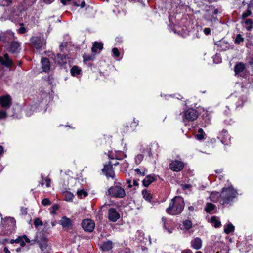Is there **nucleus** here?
<instances>
[{
    "label": "nucleus",
    "mask_w": 253,
    "mask_h": 253,
    "mask_svg": "<svg viewBox=\"0 0 253 253\" xmlns=\"http://www.w3.org/2000/svg\"><path fill=\"white\" fill-rule=\"evenodd\" d=\"M37 243L41 251L43 253H48L50 250V247L48 245V240L46 238L42 237L40 240H38Z\"/></svg>",
    "instance_id": "obj_9"
},
{
    "label": "nucleus",
    "mask_w": 253,
    "mask_h": 253,
    "mask_svg": "<svg viewBox=\"0 0 253 253\" xmlns=\"http://www.w3.org/2000/svg\"><path fill=\"white\" fill-rule=\"evenodd\" d=\"M162 221L164 222V225H165V223L166 221V219L165 217H162Z\"/></svg>",
    "instance_id": "obj_61"
},
{
    "label": "nucleus",
    "mask_w": 253,
    "mask_h": 253,
    "mask_svg": "<svg viewBox=\"0 0 253 253\" xmlns=\"http://www.w3.org/2000/svg\"><path fill=\"white\" fill-rule=\"evenodd\" d=\"M245 68V65L242 63H237L234 67V71L236 75L239 74L244 71Z\"/></svg>",
    "instance_id": "obj_19"
},
{
    "label": "nucleus",
    "mask_w": 253,
    "mask_h": 253,
    "mask_svg": "<svg viewBox=\"0 0 253 253\" xmlns=\"http://www.w3.org/2000/svg\"><path fill=\"white\" fill-rule=\"evenodd\" d=\"M135 171L138 174V175L140 176H144L145 174V170H144L143 172H141L139 169L136 168L135 169Z\"/></svg>",
    "instance_id": "obj_44"
},
{
    "label": "nucleus",
    "mask_w": 253,
    "mask_h": 253,
    "mask_svg": "<svg viewBox=\"0 0 253 253\" xmlns=\"http://www.w3.org/2000/svg\"><path fill=\"white\" fill-rule=\"evenodd\" d=\"M108 194L112 197L123 198L126 196V192L120 186L115 185L110 187L108 190Z\"/></svg>",
    "instance_id": "obj_3"
},
{
    "label": "nucleus",
    "mask_w": 253,
    "mask_h": 253,
    "mask_svg": "<svg viewBox=\"0 0 253 253\" xmlns=\"http://www.w3.org/2000/svg\"><path fill=\"white\" fill-rule=\"evenodd\" d=\"M65 200L67 201H71L74 197V195L71 192H66L64 193Z\"/></svg>",
    "instance_id": "obj_34"
},
{
    "label": "nucleus",
    "mask_w": 253,
    "mask_h": 253,
    "mask_svg": "<svg viewBox=\"0 0 253 253\" xmlns=\"http://www.w3.org/2000/svg\"><path fill=\"white\" fill-rule=\"evenodd\" d=\"M113 165L117 166L119 164V163L118 162H116L115 163H112Z\"/></svg>",
    "instance_id": "obj_62"
},
{
    "label": "nucleus",
    "mask_w": 253,
    "mask_h": 253,
    "mask_svg": "<svg viewBox=\"0 0 253 253\" xmlns=\"http://www.w3.org/2000/svg\"><path fill=\"white\" fill-rule=\"evenodd\" d=\"M164 227L165 229H166L169 233H171L172 232V229H167L165 227V225H164Z\"/></svg>",
    "instance_id": "obj_55"
},
{
    "label": "nucleus",
    "mask_w": 253,
    "mask_h": 253,
    "mask_svg": "<svg viewBox=\"0 0 253 253\" xmlns=\"http://www.w3.org/2000/svg\"><path fill=\"white\" fill-rule=\"evenodd\" d=\"M57 60L58 62L60 63L66 62V58L65 57L61 54H57Z\"/></svg>",
    "instance_id": "obj_35"
},
{
    "label": "nucleus",
    "mask_w": 253,
    "mask_h": 253,
    "mask_svg": "<svg viewBox=\"0 0 253 253\" xmlns=\"http://www.w3.org/2000/svg\"><path fill=\"white\" fill-rule=\"evenodd\" d=\"M85 2H84V1H83V2H82L81 3V5H80V6H81V8H84V7L85 6Z\"/></svg>",
    "instance_id": "obj_57"
},
{
    "label": "nucleus",
    "mask_w": 253,
    "mask_h": 253,
    "mask_svg": "<svg viewBox=\"0 0 253 253\" xmlns=\"http://www.w3.org/2000/svg\"><path fill=\"white\" fill-rule=\"evenodd\" d=\"M0 104L2 107H9L12 104V99L9 95H5L0 97Z\"/></svg>",
    "instance_id": "obj_10"
},
{
    "label": "nucleus",
    "mask_w": 253,
    "mask_h": 253,
    "mask_svg": "<svg viewBox=\"0 0 253 253\" xmlns=\"http://www.w3.org/2000/svg\"><path fill=\"white\" fill-rule=\"evenodd\" d=\"M220 194L217 192H213L210 196V199L213 202H217L220 199Z\"/></svg>",
    "instance_id": "obj_23"
},
{
    "label": "nucleus",
    "mask_w": 253,
    "mask_h": 253,
    "mask_svg": "<svg viewBox=\"0 0 253 253\" xmlns=\"http://www.w3.org/2000/svg\"><path fill=\"white\" fill-rule=\"evenodd\" d=\"M219 137L221 139V142L223 144H228V141H230V137L226 130H223L219 135Z\"/></svg>",
    "instance_id": "obj_15"
},
{
    "label": "nucleus",
    "mask_w": 253,
    "mask_h": 253,
    "mask_svg": "<svg viewBox=\"0 0 253 253\" xmlns=\"http://www.w3.org/2000/svg\"><path fill=\"white\" fill-rule=\"evenodd\" d=\"M184 166L183 162L179 160L172 161L169 164L170 169L176 172L181 171L183 169Z\"/></svg>",
    "instance_id": "obj_8"
},
{
    "label": "nucleus",
    "mask_w": 253,
    "mask_h": 253,
    "mask_svg": "<svg viewBox=\"0 0 253 253\" xmlns=\"http://www.w3.org/2000/svg\"><path fill=\"white\" fill-rule=\"evenodd\" d=\"M211 222L216 228L219 227L221 225L220 221L215 216H212L211 218Z\"/></svg>",
    "instance_id": "obj_27"
},
{
    "label": "nucleus",
    "mask_w": 253,
    "mask_h": 253,
    "mask_svg": "<svg viewBox=\"0 0 253 253\" xmlns=\"http://www.w3.org/2000/svg\"><path fill=\"white\" fill-rule=\"evenodd\" d=\"M12 3V0H2L0 2L1 6H9Z\"/></svg>",
    "instance_id": "obj_33"
},
{
    "label": "nucleus",
    "mask_w": 253,
    "mask_h": 253,
    "mask_svg": "<svg viewBox=\"0 0 253 253\" xmlns=\"http://www.w3.org/2000/svg\"><path fill=\"white\" fill-rule=\"evenodd\" d=\"M71 0H61V2L65 5L66 4L67 2L70 1Z\"/></svg>",
    "instance_id": "obj_48"
},
{
    "label": "nucleus",
    "mask_w": 253,
    "mask_h": 253,
    "mask_svg": "<svg viewBox=\"0 0 253 253\" xmlns=\"http://www.w3.org/2000/svg\"><path fill=\"white\" fill-rule=\"evenodd\" d=\"M53 210L55 211L58 209V206L57 205H54L52 206Z\"/></svg>",
    "instance_id": "obj_51"
},
{
    "label": "nucleus",
    "mask_w": 253,
    "mask_h": 253,
    "mask_svg": "<svg viewBox=\"0 0 253 253\" xmlns=\"http://www.w3.org/2000/svg\"><path fill=\"white\" fill-rule=\"evenodd\" d=\"M0 63L7 67H10L13 64L12 61L9 58L7 53L5 54L3 57L0 56Z\"/></svg>",
    "instance_id": "obj_12"
},
{
    "label": "nucleus",
    "mask_w": 253,
    "mask_h": 253,
    "mask_svg": "<svg viewBox=\"0 0 253 253\" xmlns=\"http://www.w3.org/2000/svg\"><path fill=\"white\" fill-rule=\"evenodd\" d=\"M82 226L85 231L92 232L94 229L95 223L91 219H84L82 222Z\"/></svg>",
    "instance_id": "obj_7"
},
{
    "label": "nucleus",
    "mask_w": 253,
    "mask_h": 253,
    "mask_svg": "<svg viewBox=\"0 0 253 253\" xmlns=\"http://www.w3.org/2000/svg\"><path fill=\"white\" fill-rule=\"evenodd\" d=\"M42 204L45 206L50 205L51 202L48 198H44L42 200Z\"/></svg>",
    "instance_id": "obj_42"
},
{
    "label": "nucleus",
    "mask_w": 253,
    "mask_h": 253,
    "mask_svg": "<svg viewBox=\"0 0 253 253\" xmlns=\"http://www.w3.org/2000/svg\"><path fill=\"white\" fill-rule=\"evenodd\" d=\"M184 207L183 199L181 197L176 196L173 198L166 209V212L170 215H176L182 212Z\"/></svg>",
    "instance_id": "obj_1"
},
{
    "label": "nucleus",
    "mask_w": 253,
    "mask_h": 253,
    "mask_svg": "<svg viewBox=\"0 0 253 253\" xmlns=\"http://www.w3.org/2000/svg\"><path fill=\"white\" fill-rule=\"evenodd\" d=\"M59 224L61 225L63 228H69L72 226L71 219L66 216H64L61 218L59 221Z\"/></svg>",
    "instance_id": "obj_16"
},
{
    "label": "nucleus",
    "mask_w": 253,
    "mask_h": 253,
    "mask_svg": "<svg viewBox=\"0 0 253 253\" xmlns=\"http://www.w3.org/2000/svg\"><path fill=\"white\" fill-rule=\"evenodd\" d=\"M18 239H19L18 243H19L21 247H24L26 243L30 242V239L27 237L26 235H25L18 237Z\"/></svg>",
    "instance_id": "obj_21"
},
{
    "label": "nucleus",
    "mask_w": 253,
    "mask_h": 253,
    "mask_svg": "<svg viewBox=\"0 0 253 253\" xmlns=\"http://www.w3.org/2000/svg\"><path fill=\"white\" fill-rule=\"evenodd\" d=\"M251 12L250 10H248L246 12L242 14V17L243 19L249 16L251 14Z\"/></svg>",
    "instance_id": "obj_43"
},
{
    "label": "nucleus",
    "mask_w": 253,
    "mask_h": 253,
    "mask_svg": "<svg viewBox=\"0 0 253 253\" xmlns=\"http://www.w3.org/2000/svg\"><path fill=\"white\" fill-rule=\"evenodd\" d=\"M198 114L197 111L194 109H189L183 113V120L193 121L197 119Z\"/></svg>",
    "instance_id": "obj_5"
},
{
    "label": "nucleus",
    "mask_w": 253,
    "mask_h": 253,
    "mask_svg": "<svg viewBox=\"0 0 253 253\" xmlns=\"http://www.w3.org/2000/svg\"><path fill=\"white\" fill-rule=\"evenodd\" d=\"M5 221L6 222L8 227L10 228V229H13L15 226L16 221L13 217H7L5 218Z\"/></svg>",
    "instance_id": "obj_22"
},
{
    "label": "nucleus",
    "mask_w": 253,
    "mask_h": 253,
    "mask_svg": "<svg viewBox=\"0 0 253 253\" xmlns=\"http://www.w3.org/2000/svg\"><path fill=\"white\" fill-rule=\"evenodd\" d=\"M120 218V215L114 208H111L108 211V218L112 222H116Z\"/></svg>",
    "instance_id": "obj_11"
},
{
    "label": "nucleus",
    "mask_w": 253,
    "mask_h": 253,
    "mask_svg": "<svg viewBox=\"0 0 253 253\" xmlns=\"http://www.w3.org/2000/svg\"><path fill=\"white\" fill-rule=\"evenodd\" d=\"M42 68L44 72L48 71L50 69V63L48 59L46 58H43L41 60Z\"/></svg>",
    "instance_id": "obj_17"
},
{
    "label": "nucleus",
    "mask_w": 253,
    "mask_h": 253,
    "mask_svg": "<svg viewBox=\"0 0 253 253\" xmlns=\"http://www.w3.org/2000/svg\"><path fill=\"white\" fill-rule=\"evenodd\" d=\"M103 48V44L98 42H94L92 47V51L94 53L97 52V50H101Z\"/></svg>",
    "instance_id": "obj_24"
},
{
    "label": "nucleus",
    "mask_w": 253,
    "mask_h": 253,
    "mask_svg": "<svg viewBox=\"0 0 253 253\" xmlns=\"http://www.w3.org/2000/svg\"><path fill=\"white\" fill-rule=\"evenodd\" d=\"M18 31L20 33H25L26 31V30L24 27L21 26L18 29Z\"/></svg>",
    "instance_id": "obj_45"
},
{
    "label": "nucleus",
    "mask_w": 253,
    "mask_h": 253,
    "mask_svg": "<svg viewBox=\"0 0 253 253\" xmlns=\"http://www.w3.org/2000/svg\"><path fill=\"white\" fill-rule=\"evenodd\" d=\"M183 226L186 229H189L192 226V224L191 221L189 220H186L183 222Z\"/></svg>",
    "instance_id": "obj_32"
},
{
    "label": "nucleus",
    "mask_w": 253,
    "mask_h": 253,
    "mask_svg": "<svg viewBox=\"0 0 253 253\" xmlns=\"http://www.w3.org/2000/svg\"><path fill=\"white\" fill-rule=\"evenodd\" d=\"M20 44L18 42H12L10 44V51L12 53H17L20 50Z\"/></svg>",
    "instance_id": "obj_14"
},
{
    "label": "nucleus",
    "mask_w": 253,
    "mask_h": 253,
    "mask_svg": "<svg viewBox=\"0 0 253 253\" xmlns=\"http://www.w3.org/2000/svg\"><path fill=\"white\" fill-rule=\"evenodd\" d=\"M219 12V11H218V9H217V8H214V10H213V14H218Z\"/></svg>",
    "instance_id": "obj_52"
},
{
    "label": "nucleus",
    "mask_w": 253,
    "mask_h": 253,
    "mask_svg": "<svg viewBox=\"0 0 253 253\" xmlns=\"http://www.w3.org/2000/svg\"><path fill=\"white\" fill-rule=\"evenodd\" d=\"M34 224L36 227H37L40 225H42L43 222L39 218H36L34 220Z\"/></svg>",
    "instance_id": "obj_39"
},
{
    "label": "nucleus",
    "mask_w": 253,
    "mask_h": 253,
    "mask_svg": "<svg viewBox=\"0 0 253 253\" xmlns=\"http://www.w3.org/2000/svg\"><path fill=\"white\" fill-rule=\"evenodd\" d=\"M71 74L73 76H76L80 74L81 72V69L77 66H74L71 69Z\"/></svg>",
    "instance_id": "obj_28"
},
{
    "label": "nucleus",
    "mask_w": 253,
    "mask_h": 253,
    "mask_svg": "<svg viewBox=\"0 0 253 253\" xmlns=\"http://www.w3.org/2000/svg\"><path fill=\"white\" fill-rule=\"evenodd\" d=\"M18 241H19V239H18V238H17L15 240H14V239L11 240L10 243H12V244H13L14 243H18Z\"/></svg>",
    "instance_id": "obj_49"
},
{
    "label": "nucleus",
    "mask_w": 253,
    "mask_h": 253,
    "mask_svg": "<svg viewBox=\"0 0 253 253\" xmlns=\"http://www.w3.org/2000/svg\"><path fill=\"white\" fill-rule=\"evenodd\" d=\"M103 173L108 177H110L112 179L115 178V172L113 168V164L111 162H109L108 164L104 165V168L102 169Z\"/></svg>",
    "instance_id": "obj_6"
},
{
    "label": "nucleus",
    "mask_w": 253,
    "mask_h": 253,
    "mask_svg": "<svg viewBox=\"0 0 253 253\" xmlns=\"http://www.w3.org/2000/svg\"><path fill=\"white\" fill-rule=\"evenodd\" d=\"M245 23L246 25V29L247 31H251L253 28V20L251 19H247L245 20Z\"/></svg>",
    "instance_id": "obj_30"
},
{
    "label": "nucleus",
    "mask_w": 253,
    "mask_h": 253,
    "mask_svg": "<svg viewBox=\"0 0 253 253\" xmlns=\"http://www.w3.org/2000/svg\"><path fill=\"white\" fill-rule=\"evenodd\" d=\"M44 227L46 228L49 226V224L47 222H45L44 224Z\"/></svg>",
    "instance_id": "obj_59"
},
{
    "label": "nucleus",
    "mask_w": 253,
    "mask_h": 253,
    "mask_svg": "<svg viewBox=\"0 0 253 253\" xmlns=\"http://www.w3.org/2000/svg\"><path fill=\"white\" fill-rule=\"evenodd\" d=\"M155 180V178L151 175L147 176L143 180V184L144 186L147 187Z\"/></svg>",
    "instance_id": "obj_20"
},
{
    "label": "nucleus",
    "mask_w": 253,
    "mask_h": 253,
    "mask_svg": "<svg viewBox=\"0 0 253 253\" xmlns=\"http://www.w3.org/2000/svg\"><path fill=\"white\" fill-rule=\"evenodd\" d=\"M198 134L196 135V137L197 139L200 140L204 138L205 133L202 128L198 129Z\"/></svg>",
    "instance_id": "obj_31"
},
{
    "label": "nucleus",
    "mask_w": 253,
    "mask_h": 253,
    "mask_svg": "<svg viewBox=\"0 0 253 253\" xmlns=\"http://www.w3.org/2000/svg\"><path fill=\"white\" fill-rule=\"evenodd\" d=\"M77 194L79 197L83 198L87 196V192L84 189H81L78 191Z\"/></svg>",
    "instance_id": "obj_36"
},
{
    "label": "nucleus",
    "mask_w": 253,
    "mask_h": 253,
    "mask_svg": "<svg viewBox=\"0 0 253 253\" xmlns=\"http://www.w3.org/2000/svg\"><path fill=\"white\" fill-rule=\"evenodd\" d=\"M44 0V2L46 3H51L53 1V0Z\"/></svg>",
    "instance_id": "obj_56"
},
{
    "label": "nucleus",
    "mask_w": 253,
    "mask_h": 253,
    "mask_svg": "<svg viewBox=\"0 0 253 253\" xmlns=\"http://www.w3.org/2000/svg\"><path fill=\"white\" fill-rule=\"evenodd\" d=\"M195 253H202L200 251H197Z\"/></svg>",
    "instance_id": "obj_63"
},
{
    "label": "nucleus",
    "mask_w": 253,
    "mask_h": 253,
    "mask_svg": "<svg viewBox=\"0 0 253 253\" xmlns=\"http://www.w3.org/2000/svg\"><path fill=\"white\" fill-rule=\"evenodd\" d=\"M51 224L52 226L53 227L55 226V225L56 224V222L55 221L51 222Z\"/></svg>",
    "instance_id": "obj_60"
},
{
    "label": "nucleus",
    "mask_w": 253,
    "mask_h": 253,
    "mask_svg": "<svg viewBox=\"0 0 253 253\" xmlns=\"http://www.w3.org/2000/svg\"><path fill=\"white\" fill-rule=\"evenodd\" d=\"M204 33L206 35H209L211 33V29L209 28H205L204 29Z\"/></svg>",
    "instance_id": "obj_46"
},
{
    "label": "nucleus",
    "mask_w": 253,
    "mask_h": 253,
    "mask_svg": "<svg viewBox=\"0 0 253 253\" xmlns=\"http://www.w3.org/2000/svg\"><path fill=\"white\" fill-rule=\"evenodd\" d=\"M244 41V38L242 37L240 34H238L236 37L235 40V43L236 44H240L241 42H243Z\"/></svg>",
    "instance_id": "obj_38"
},
{
    "label": "nucleus",
    "mask_w": 253,
    "mask_h": 253,
    "mask_svg": "<svg viewBox=\"0 0 253 253\" xmlns=\"http://www.w3.org/2000/svg\"><path fill=\"white\" fill-rule=\"evenodd\" d=\"M211 253H222L221 251H219V250H217V251L212 250L211 251Z\"/></svg>",
    "instance_id": "obj_54"
},
{
    "label": "nucleus",
    "mask_w": 253,
    "mask_h": 253,
    "mask_svg": "<svg viewBox=\"0 0 253 253\" xmlns=\"http://www.w3.org/2000/svg\"><path fill=\"white\" fill-rule=\"evenodd\" d=\"M191 247L195 250H199L202 246V241L199 237H196L191 241Z\"/></svg>",
    "instance_id": "obj_13"
},
{
    "label": "nucleus",
    "mask_w": 253,
    "mask_h": 253,
    "mask_svg": "<svg viewBox=\"0 0 253 253\" xmlns=\"http://www.w3.org/2000/svg\"><path fill=\"white\" fill-rule=\"evenodd\" d=\"M144 156L142 154H138L135 158V161L136 164H139L143 160Z\"/></svg>",
    "instance_id": "obj_37"
},
{
    "label": "nucleus",
    "mask_w": 253,
    "mask_h": 253,
    "mask_svg": "<svg viewBox=\"0 0 253 253\" xmlns=\"http://www.w3.org/2000/svg\"><path fill=\"white\" fill-rule=\"evenodd\" d=\"M54 212H55V211H51V214H54Z\"/></svg>",
    "instance_id": "obj_64"
},
{
    "label": "nucleus",
    "mask_w": 253,
    "mask_h": 253,
    "mask_svg": "<svg viewBox=\"0 0 253 253\" xmlns=\"http://www.w3.org/2000/svg\"><path fill=\"white\" fill-rule=\"evenodd\" d=\"M234 228L235 227L233 225L230 223L224 226V231L226 234H229V233L234 232Z\"/></svg>",
    "instance_id": "obj_25"
},
{
    "label": "nucleus",
    "mask_w": 253,
    "mask_h": 253,
    "mask_svg": "<svg viewBox=\"0 0 253 253\" xmlns=\"http://www.w3.org/2000/svg\"><path fill=\"white\" fill-rule=\"evenodd\" d=\"M112 52L113 54V56L115 57H118L120 56V52L118 49V48L115 47L112 49Z\"/></svg>",
    "instance_id": "obj_41"
},
{
    "label": "nucleus",
    "mask_w": 253,
    "mask_h": 253,
    "mask_svg": "<svg viewBox=\"0 0 253 253\" xmlns=\"http://www.w3.org/2000/svg\"><path fill=\"white\" fill-rule=\"evenodd\" d=\"M102 250L104 252H107L111 250L112 248V242L111 241H107L102 243L101 246Z\"/></svg>",
    "instance_id": "obj_18"
},
{
    "label": "nucleus",
    "mask_w": 253,
    "mask_h": 253,
    "mask_svg": "<svg viewBox=\"0 0 253 253\" xmlns=\"http://www.w3.org/2000/svg\"><path fill=\"white\" fill-rule=\"evenodd\" d=\"M215 207V206L211 203H208L205 208V210L207 212H210L211 211L213 210Z\"/></svg>",
    "instance_id": "obj_29"
},
{
    "label": "nucleus",
    "mask_w": 253,
    "mask_h": 253,
    "mask_svg": "<svg viewBox=\"0 0 253 253\" xmlns=\"http://www.w3.org/2000/svg\"><path fill=\"white\" fill-rule=\"evenodd\" d=\"M237 192L233 187L231 186L227 188H223L220 193L219 202L221 205L229 204L237 197Z\"/></svg>",
    "instance_id": "obj_2"
},
{
    "label": "nucleus",
    "mask_w": 253,
    "mask_h": 253,
    "mask_svg": "<svg viewBox=\"0 0 253 253\" xmlns=\"http://www.w3.org/2000/svg\"><path fill=\"white\" fill-rule=\"evenodd\" d=\"M181 253H193L190 250H187L183 251Z\"/></svg>",
    "instance_id": "obj_53"
},
{
    "label": "nucleus",
    "mask_w": 253,
    "mask_h": 253,
    "mask_svg": "<svg viewBox=\"0 0 253 253\" xmlns=\"http://www.w3.org/2000/svg\"><path fill=\"white\" fill-rule=\"evenodd\" d=\"M33 45L36 49H40L45 46L46 41L41 36L33 37L31 39Z\"/></svg>",
    "instance_id": "obj_4"
},
{
    "label": "nucleus",
    "mask_w": 253,
    "mask_h": 253,
    "mask_svg": "<svg viewBox=\"0 0 253 253\" xmlns=\"http://www.w3.org/2000/svg\"><path fill=\"white\" fill-rule=\"evenodd\" d=\"M4 252L5 253H10V251L8 250V249L7 248V247H4V250H3Z\"/></svg>",
    "instance_id": "obj_50"
},
{
    "label": "nucleus",
    "mask_w": 253,
    "mask_h": 253,
    "mask_svg": "<svg viewBox=\"0 0 253 253\" xmlns=\"http://www.w3.org/2000/svg\"><path fill=\"white\" fill-rule=\"evenodd\" d=\"M133 185H135V186H137L138 185V184L137 183V181L136 180H133Z\"/></svg>",
    "instance_id": "obj_58"
},
{
    "label": "nucleus",
    "mask_w": 253,
    "mask_h": 253,
    "mask_svg": "<svg viewBox=\"0 0 253 253\" xmlns=\"http://www.w3.org/2000/svg\"><path fill=\"white\" fill-rule=\"evenodd\" d=\"M7 116V114L6 111L4 110H0V119H5Z\"/></svg>",
    "instance_id": "obj_40"
},
{
    "label": "nucleus",
    "mask_w": 253,
    "mask_h": 253,
    "mask_svg": "<svg viewBox=\"0 0 253 253\" xmlns=\"http://www.w3.org/2000/svg\"><path fill=\"white\" fill-rule=\"evenodd\" d=\"M142 194L143 195V198L146 200L151 202V200L152 198V195L149 191L146 189L143 190L142 191Z\"/></svg>",
    "instance_id": "obj_26"
},
{
    "label": "nucleus",
    "mask_w": 253,
    "mask_h": 253,
    "mask_svg": "<svg viewBox=\"0 0 253 253\" xmlns=\"http://www.w3.org/2000/svg\"><path fill=\"white\" fill-rule=\"evenodd\" d=\"M45 181L46 182V186L47 187H49L50 186V179L49 178H46L45 179Z\"/></svg>",
    "instance_id": "obj_47"
}]
</instances>
